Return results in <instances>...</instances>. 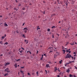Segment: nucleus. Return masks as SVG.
I'll list each match as a JSON object with an SVG mask.
<instances>
[{
  "label": "nucleus",
  "instance_id": "nucleus-1",
  "mask_svg": "<svg viewBox=\"0 0 77 77\" xmlns=\"http://www.w3.org/2000/svg\"><path fill=\"white\" fill-rule=\"evenodd\" d=\"M71 57H72L71 56V54H67V55H66V57H65L66 58H70Z\"/></svg>",
  "mask_w": 77,
  "mask_h": 77
},
{
  "label": "nucleus",
  "instance_id": "nucleus-2",
  "mask_svg": "<svg viewBox=\"0 0 77 77\" xmlns=\"http://www.w3.org/2000/svg\"><path fill=\"white\" fill-rule=\"evenodd\" d=\"M49 49H50V51H54V49H57V48H54L53 47H51L50 48H49Z\"/></svg>",
  "mask_w": 77,
  "mask_h": 77
},
{
  "label": "nucleus",
  "instance_id": "nucleus-3",
  "mask_svg": "<svg viewBox=\"0 0 77 77\" xmlns=\"http://www.w3.org/2000/svg\"><path fill=\"white\" fill-rule=\"evenodd\" d=\"M5 71L7 72H10V71L9 70L8 68H7L6 69H5Z\"/></svg>",
  "mask_w": 77,
  "mask_h": 77
},
{
  "label": "nucleus",
  "instance_id": "nucleus-4",
  "mask_svg": "<svg viewBox=\"0 0 77 77\" xmlns=\"http://www.w3.org/2000/svg\"><path fill=\"white\" fill-rule=\"evenodd\" d=\"M56 54H57V55L56 54H54V58H55L56 57H57V56L59 55V53L58 52H56Z\"/></svg>",
  "mask_w": 77,
  "mask_h": 77
},
{
  "label": "nucleus",
  "instance_id": "nucleus-5",
  "mask_svg": "<svg viewBox=\"0 0 77 77\" xmlns=\"http://www.w3.org/2000/svg\"><path fill=\"white\" fill-rule=\"evenodd\" d=\"M46 67L48 68H50V66H49V64H46Z\"/></svg>",
  "mask_w": 77,
  "mask_h": 77
},
{
  "label": "nucleus",
  "instance_id": "nucleus-6",
  "mask_svg": "<svg viewBox=\"0 0 77 77\" xmlns=\"http://www.w3.org/2000/svg\"><path fill=\"white\" fill-rule=\"evenodd\" d=\"M6 35L5 34V36H3L2 37V39H4L5 38V37H6Z\"/></svg>",
  "mask_w": 77,
  "mask_h": 77
},
{
  "label": "nucleus",
  "instance_id": "nucleus-7",
  "mask_svg": "<svg viewBox=\"0 0 77 77\" xmlns=\"http://www.w3.org/2000/svg\"><path fill=\"white\" fill-rule=\"evenodd\" d=\"M42 57H41V58H40V60H42V59H43V54H42Z\"/></svg>",
  "mask_w": 77,
  "mask_h": 77
},
{
  "label": "nucleus",
  "instance_id": "nucleus-8",
  "mask_svg": "<svg viewBox=\"0 0 77 77\" xmlns=\"http://www.w3.org/2000/svg\"><path fill=\"white\" fill-rule=\"evenodd\" d=\"M20 73L23 74V75H24V71H23L20 70Z\"/></svg>",
  "mask_w": 77,
  "mask_h": 77
},
{
  "label": "nucleus",
  "instance_id": "nucleus-9",
  "mask_svg": "<svg viewBox=\"0 0 77 77\" xmlns=\"http://www.w3.org/2000/svg\"><path fill=\"white\" fill-rule=\"evenodd\" d=\"M66 72H68V73H69V72H70V70H69V69H67L66 70Z\"/></svg>",
  "mask_w": 77,
  "mask_h": 77
},
{
  "label": "nucleus",
  "instance_id": "nucleus-10",
  "mask_svg": "<svg viewBox=\"0 0 77 77\" xmlns=\"http://www.w3.org/2000/svg\"><path fill=\"white\" fill-rule=\"evenodd\" d=\"M4 26H6V27L8 26V25H7V24H6V23H5Z\"/></svg>",
  "mask_w": 77,
  "mask_h": 77
},
{
  "label": "nucleus",
  "instance_id": "nucleus-11",
  "mask_svg": "<svg viewBox=\"0 0 77 77\" xmlns=\"http://www.w3.org/2000/svg\"><path fill=\"white\" fill-rule=\"evenodd\" d=\"M23 38H26V36H25V35L24 34H23Z\"/></svg>",
  "mask_w": 77,
  "mask_h": 77
},
{
  "label": "nucleus",
  "instance_id": "nucleus-12",
  "mask_svg": "<svg viewBox=\"0 0 77 77\" xmlns=\"http://www.w3.org/2000/svg\"><path fill=\"white\" fill-rule=\"evenodd\" d=\"M23 30H28V29L27 27H25V28H24V29H23Z\"/></svg>",
  "mask_w": 77,
  "mask_h": 77
},
{
  "label": "nucleus",
  "instance_id": "nucleus-13",
  "mask_svg": "<svg viewBox=\"0 0 77 77\" xmlns=\"http://www.w3.org/2000/svg\"><path fill=\"white\" fill-rule=\"evenodd\" d=\"M10 62H8V63L7 62V63H6V64H5L6 65H10Z\"/></svg>",
  "mask_w": 77,
  "mask_h": 77
},
{
  "label": "nucleus",
  "instance_id": "nucleus-14",
  "mask_svg": "<svg viewBox=\"0 0 77 77\" xmlns=\"http://www.w3.org/2000/svg\"><path fill=\"white\" fill-rule=\"evenodd\" d=\"M19 51V52H20V53L21 54H22V52H23V50H21V51Z\"/></svg>",
  "mask_w": 77,
  "mask_h": 77
},
{
  "label": "nucleus",
  "instance_id": "nucleus-15",
  "mask_svg": "<svg viewBox=\"0 0 77 77\" xmlns=\"http://www.w3.org/2000/svg\"><path fill=\"white\" fill-rule=\"evenodd\" d=\"M62 51L63 52V54H65V52H66V51L64 50H62Z\"/></svg>",
  "mask_w": 77,
  "mask_h": 77
},
{
  "label": "nucleus",
  "instance_id": "nucleus-16",
  "mask_svg": "<svg viewBox=\"0 0 77 77\" xmlns=\"http://www.w3.org/2000/svg\"><path fill=\"white\" fill-rule=\"evenodd\" d=\"M55 14H52L51 15V17H53L54 16H55Z\"/></svg>",
  "mask_w": 77,
  "mask_h": 77
},
{
  "label": "nucleus",
  "instance_id": "nucleus-17",
  "mask_svg": "<svg viewBox=\"0 0 77 77\" xmlns=\"http://www.w3.org/2000/svg\"><path fill=\"white\" fill-rule=\"evenodd\" d=\"M36 74L37 75V76H38V72L37 71V72H36Z\"/></svg>",
  "mask_w": 77,
  "mask_h": 77
},
{
  "label": "nucleus",
  "instance_id": "nucleus-18",
  "mask_svg": "<svg viewBox=\"0 0 77 77\" xmlns=\"http://www.w3.org/2000/svg\"><path fill=\"white\" fill-rule=\"evenodd\" d=\"M69 77H73V75L71 74H69Z\"/></svg>",
  "mask_w": 77,
  "mask_h": 77
},
{
  "label": "nucleus",
  "instance_id": "nucleus-19",
  "mask_svg": "<svg viewBox=\"0 0 77 77\" xmlns=\"http://www.w3.org/2000/svg\"><path fill=\"white\" fill-rule=\"evenodd\" d=\"M62 60L59 61V64H61L62 63Z\"/></svg>",
  "mask_w": 77,
  "mask_h": 77
},
{
  "label": "nucleus",
  "instance_id": "nucleus-20",
  "mask_svg": "<svg viewBox=\"0 0 77 77\" xmlns=\"http://www.w3.org/2000/svg\"><path fill=\"white\" fill-rule=\"evenodd\" d=\"M58 37H57L56 38H55V41H58Z\"/></svg>",
  "mask_w": 77,
  "mask_h": 77
},
{
  "label": "nucleus",
  "instance_id": "nucleus-21",
  "mask_svg": "<svg viewBox=\"0 0 77 77\" xmlns=\"http://www.w3.org/2000/svg\"><path fill=\"white\" fill-rule=\"evenodd\" d=\"M8 45V42H6V43H5V44H4V45Z\"/></svg>",
  "mask_w": 77,
  "mask_h": 77
},
{
  "label": "nucleus",
  "instance_id": "nucleus-22",
  "mask_svg": "<svg viewBox=\"0 0 77 77\" xmlns=\"http://www.w3.org/2000/svg\"><path fill=\"white\" fill-rule=\"evenodd\" d=\"M8 73H6V74H5V75H4V76H6L7 75H8Z\"/></svg>",
  "mask_w": 77,
  "mask_h": 77
},
{
  "label": "nucleus",
  "instance_id": "nucleus-23",
  "mask_svg": "<svg viewBox=\"0 0 77 77\" xmlns=\"http://www.w3.org/2000/svg\"><path fill=\"white\" fill-rule=\"evenodd\" d=\"M53 52V51H50L49 53H52Z\"/></svg>",
  "mask_w": 77,
  "mask_h": 77
},
{
  "label": "nucleus",
  "instance_id": "nucleus-24",
  "mask_svg": "<svg viewBox=\"0 0 77 77\" xmlns=\"http://www.w3.org/2000/svg\"><path fill=\"white\" fill-rule=\"evenodd\" d=\"M0 44H1V45H3V42H0Z\"/></svg>",
  "mask_w": 77,
  "mask_h": 77
},
{
  "label": "nucleus",
  "instance_id": "nucleus-25",
  "mask_svg": "<svg viewBox=\"0 0 77 77\" xmlns=\"http://www.w3.org/2000/svg\"><path fill=\"white\" fill-rule=\"evenodd\" d=\"M55 26H52V27H51V28L52 29H53L54 28H55Z\"/></svg>",
  "mask_w": 77,
  "mask_h": 77
},
{
  "label": "nucleus",
  "instance_id": "nucleus-26",
  "mask_svg": "<svg viewBox=\"0 0 77 77\" xmlns=\"http://www.w3.org/2000/svg\"><path fill=\"white\" fill-rule=\"evenodd\" d=\"M45 72H46V74H48V72H47V71L46 70H45Z\"/></svg>",
  "mask_w": 77,
  "mask_h": 77
},
{
  "label": "nucleus",
  "instance_id": "nucleus-27",
  "mask_svg": "<svg viewBox=\"0 0 77 77\" xmlns=\"http://www.w3.org/2000/svg\"><path fill=\"white\" fill-rule=\"evenodd\" d=\"M57 69H54V72H56V71H57Z\"/></svg>",
  "mask_w": 77,
  "mask_h": 77
},
{
  "label": "nucleus",
  "instance_id": "nucleus-28",
  "mask_svg": "<svg viewBox=\"0 0 77 77\" xmlns=\"http://www.w3.org/2000/svg\"><path fill=\"white\" fill-rule=\"evenodd\" d=\"M21 49L23 50H25L24 48H23V47H21Z\"/></svg>",
  "mask_w": 77,
  "mask_h": 77
},
{
  "label": "nucleus",
  "instance_id": "nucleus-29",
  "mask_svg": "<svg viewBox=\"0 0 77 77\" xmlns=\"http://www.w3.org/2000/svg\"><path fill=\"white\" fill-rule=\"evenodd\" d=\"M20 61V59H19L16 60L17 62H18V61Z\"/></svg>",
  "mask_w": 77,
  "mask_h": 77
},
{
  "label": "nucleus",
  "instance_id": "nucleus-30",
  "mask_svg": "<svg viewBox=\"0 0 77 77\" xmlns=\"http://www.w3.org/2000/svg\"><path fill=\"white\" fill-rule=\"evenodd\" d=\"M54 34H53V35H52V38H54Z\"/></svg>",
  "mask_w": 77,
  "mask_h": 77
},
{
  "label": "nucleus",
  "instance_id": "nucleus-31",
  "mask_svg": "<svg viewBox=\"0 0 77 77\" xmlns=\"http://www.w3.org/2000/svg\"><path fill=\"white\" fill-rule=\"evenodd\" d=\"M23 10H25V8L24 7L22 9Z\"/></svg>",
  "mask_w": 77,
  "mask_h": 77
},
{
  "label": "nucleus",
  "instance_id": "nucleus-32",
  "mask_svg": "<svg viewBox=\"0 0 77 77\" xmlns=\"http://www.w3.org/2000/svg\"><path fill=\"white\" fill-rule=\"evenodd\" d=\"M14 66H15V67L16 68H17V65L16 64L15 65H14Z\"/></svg>",
  "mask_w": 77,
  "mask_h": 77
},
{
  "label": "nucleus",
  "instance_id": "nucleus-33",
  "mask_svg": "<svg viewBox=\"0 0 77 77\" xmlns=\"http://www.w3.org/2000/svg\"><path fill=\"white\" fill-rule=\"evenodd\" d=\"M48 63H49V64H51V62H49Z\"/></svg>",
  "mask_w": 77,
  "mask_h": 77
},
{
  "label": "nucleus",
  "instance_id": "nucleus-34",
  "mask_svg": "<svg viewBox=\"0 0 77 77\" xmlns=\"http://www.w3.org/2000/svg\"><path fill=\"white\" fill-rule=\"evenodd\" d=\"M11 13H9L8 14V15H9V16H11Z\"/></svg>",
  "mask_w": 77,
  "mask_h": 77
},
{
  "label": "nucleus",
  "instance_id": "nucleus-35",
  "mask_svg": "<svg viewBox=\"0 0 77 77\" xmlns=\"http://www.w3.org/2000/svg\"><path fill=\"white\" fill-rule=\"evenodd\" d=\"M43 56H45V57H46V54H44V55Z\"/></svg>",
  "mask_w": 77,
  "mask_h": 77
},
{
  "label": "nucleus",
  "instance_id": "nucleus-36",
  "mask_svg": "<svg viewBox=\"0 0 77 77\" xmlns=\"http://www.w3.org/2000/svg\"><path fill=\"white\" fill-rule=\"evenodd\" d=\"M16 33H17V34H19V32L18 31V30H17L16 32Z\"/></svg>",
  "mask_w": 77,
  "mask_h": 77
},
{
  "label": "nucleus",
  "instance_id": "nucleus-37",
  "mask_svg": "<svg viewBox=\"0 0 77 77\" xmlns=\"http://www.w3.org/2000/svg\"><path fill=\"white\" fill-rule=\"evenodd\" d=\"M56 35H58V37H59V34L58 33L56 34Z\"/></svg>",
  "mask_w": 77,
  "mask_h": 77
},
{
  "label": "nucleus",
  "instance_id": "nucleus-38",
  "mask_svg": "<svg viewBox=\"0 0 77 77\" xmlns=\"http://www.w3.org/2000/svg\"><path fill=\"white\" fill-rule=\"evenodd\" d=\"M14 10H16V11H17V9L16 8H14Z\"/></svg>",
  "mask_w": 77,
  "mask_h": 77
},
{
  "label": "nucleus",
  "instance_id": "nucleus-39",
  "mask_svg": "<svg viewBox=\"0 0 77 77\" xmlns=\"http://www.w3.org/2000/svg\"><path fill=\"white\" fill-rule=\"evenodd\" d=\"M24 66L21 67V68L22 69H24Z\"/></svg>",
  "mask_w": 77,
  "mask_h": 77
},
{
  "label": "nucleus",
  "instance_id": "nucleus-40",
  "mask_svg": "<svg viewBox=\"0 0 77 77\" xmlns=\"http://www.w3.org/2000/svg\"><path fill=\"white\" fill-rule=\"evenodd\" d=\"M50 31V29H48V31L49 32Z\"/></svg>",
  "mask_w": 77,
  "mask_h": 77
},
{
  "label": "nucleus",
  "instance_id": "nucleus-41",
  "mask_svg": "<svg viewBox=\"0 0 77 77\" xmlns=\"http://www.w3.org/2000/svg\"><path fill=\"white\" fill-rule=\"evenodd\" d=\"M75 68V69H77V67H76L75 66H74Z\"/></svg>",
  "mask_w": 77,
  "mask_h": 77
},
{
  "label": "nucleus",
  "instance_id": "nucleus-42",
  "mask_svg": "<svg viewBox=\"0 0 77 77\" xmlns=\"http://www.w3.org/2000/svg\"><path fill=\"white\" fill-rule=\"evenodd\" d=\"M60 4H62V1L60 2Z\"/></svg>",
  "mask_w": 77,
  "mask_h": 77
},
{
  "label": "nucleus",
  "instance_id": "nucleus-43",
  "mask_svg": "<svg viewBox=\"0 0 77 77\" xmlns=\"http://www.w3.org/2000/svg\"><path fill=\"white\" fill-rule=\"evenodd\" d=\"M26 32H27V31H26V30H25V31H24V32H25V33H26Z\"/></svg>",
  "mask_w": 77,
  "mask_h": 77
},
{
  "label": "nucleus",
  "instance_id": "nucleus-44",
  "mask_svg": "<svg viewBox=\"0 0 77 77\" xmlns=\"http://www.w3.org/2000/svg\"><path fill=\"white\" fill-rule=\"evenodd\" d=\"M69 63H66V65H68Z\"/></svg>",
  "mask_w": 77,
  "mask_h": 77
},
{
  "label": "nucleus",
  "instance_id": "nucleus-45",
  "mask_svg": "<svg viewBox=\"0 0 77 77\" xmlns=\"http://www.w3.org/2000/svg\"><path fill=\"white\" fill-rule=\"evenodd\" d=\"M64 48L63 46H62V49H64Z\"/></svg>",
  "mask_w": 77,
  "mask_h": 77
},
{
  "label": "nucleus",
  "instance_id": "nucleus-46",
  "mask_svg": "<svg viewBox=\"0 0 77 77\" xmlns=\"http://www.w3.org/2000/svg\"><path fill=\"white\" fill-rule=\"evenodd\" d=\"M66 6H66L67 7V5H68V4L67 3H66Z\"/></svg>",
  "mask_w": 77,
  "mask_h": 77
},
{
  "label": "nucleus",
  "instance_id": "nucleus-47",
  "mask_svg": "<svg viewBox=\"0 0 77 77\" xmlns=\"http://www.w3.org/2000/svg\"><path fill=\"white\" fill-rule=\"evenodd\" d=\"M24 24H25V23H23V25H22V26H23L24 25Z\"/></svg>",
  "mask_w": 77,
  "mask_h": 77
},
{
  "label": "nucleus",
  "instance_id": "nucleus-48",
  "mask_svg": "<svg viewBox=\"0 0 77 77\" xmlns=\"http://www.w3.org/2000/svg\"><path fill=\"white\" fill-rule=\"evenodd\" d=\"M30 51H27V52H26V53H29L30 52Z\"/></svg>",
  "mask_w": 77,
  "mask_h": 77
},
{
  "label": "nucleus",
  "instance_id": "nucleus-49",
  "mask_svg": "<svg viewBox=\"0 0 77 77\" xmlns=\"http://www.w3.org/2000/svg\"><path fill=\"white\" fill-rule=\"evenodd\" d=\"M72 62H73L69 61V63H71Z\"/></svg>",
  "mask_w": 77,
  "mask_h": 77
},
{
  "label": "nucleus",
  "instance_id": "nucleus-50",
  "mask_svg": "<svg viewBox=\"0 0 77 77\" xmlns=\"http://www.w3.org/2000/svg\"><path fill=\"white\" fill-rule=\"evenodd\" d=\"M69 51L68 50H67V51H66V52H67V53Z\"/></svg>",
  "mask_w": 77,
  "mask_h": 77
},
{
  "label": "nucleus",
  "instance_id": "nucleus-51",
  "mask_svg": "<svg viewBox=\"0 0 77 77\" xmlns=\"http://www.w3.org/2000/svg\"><path fill=\"white\" fill-rule=\"evenodd\" d=\"M25 43L26 44H27L28 43V41L26 42V43Z\"/></svg>",
  "mask_w": 77,
  "mask_h": 77
},
{
  "label": "nucleus",
  "instance_id": "nucleus-52",
  "mask_svg": "<svg viewBox=\"0 0 77 77\" xmlns=\"http://www.w3.org/2000/svg\"><path fill=\"white\" fill-rule=\"evenodd\" d=\"M75 53V52L73 53V54L76 55V54Z\"/></svg>",
  "mask_w": 77,
  "mask_h": 77
},
{
  "label": "nucleus",
  "instance_id": "nucleus-53",
  "mask_svg": "<svg viewBox=\"0 0 77 77\" xmlns=\"http://www.w3.org/2000/svg\"><path fill=\"white\" fill-rule=\"evenodd\" d=\"M40 29V28H38L37 29V30H38V29Z\"/></svg>",
  "mask_w": 77,
  "mask_h": 77
},
{
  "label": "nucleus",
  "instance_id": "nucleus-54",
  "mask_svg": "<svg viewBox=\"0 0 77 77\" xmlns=\"http://www.w3.org/2000/svg\"><path fill=\"white\" fill-rule=\"evenodd\" d=\"M57 2L58 3H59V0H57Z\"/></svg>",
  "mask_w": 77,
  "mask_h": 77
},
{
  "label": "nucleus",
  "instance_id": "nucleus-55",
  "mask_svg": "<svg viewBox=\"0 0 77 77\" xmlns=\"http://www.w3.org/2000/svg\"><path fill=\"white\" fill-rule=\"evenodd\" d=\"M3 56V54H1V55H0V57H2Z\"/></svg>",
  "mask_w": 77,
  "mask_h": 77
},
{
  "label": "nucleus",
  "instance_id": "nucleus-56",
  "mask_svg": "<svg viewBox=\"0 0 77 77\" xmlns=\"http://www.w3.org/2000/svg\"><path fill=\"white\" fill-rule=\"evenodd\" d=\"M28 42V40H24V42Z\"/></svg>",
  "mask_w": 77,
  "mask_h": 77
},
{
  "label": "nucleus",
  "instance_id": "nucleus-57",
  "mask_svg": "<svg viewBox=\"0 0 77 77\" xmlns=\"http://www.w3.org/2000/svg\"><path fill=\"white\" fill-rule=\"evenodd\" d=\"M75 57H74V58H73V60H75Z\"/></svg>",
  "mask_w": 77,
  "mask_h": 77
},
{
  "label": "nucleus",
  "instance_id": "nucleus-58",
  "mask_svg": "<svg viewBox=\"0 0 77 77\" xmlns=\"http://www.w3.org/2000/svg\"><path fill=\"white\" fill-rule=\"evenodd\" d=\"M71 52V51H69V52H69V54H70Z\"/></svg>",
  "mask_w": 77,
  "mask_h": 77
},
{
  "label": "nucleus",
  "instance_id": "nucleus-59",
  "mask_svg": "<svg viewBox=\"0 0 77 77\" xmlns=\"http://www.w3.org/2000/svg\"><path fill=\"white\" fill-rule=\"evenodd\" d=\"M15 2H16V3H17V0H16Z\"/></svg>",
  "mask_w": 77,
  "mask_h": 77
},
{
  "label": "nucleus",
  "instance_id": "nucleus-60",
  "mask_svg": "<svg viewBox=\"0 0 77 77\" xmlns=\"http://www.w3.org/2000/svg\"><path fill=\"white\" fill-rule=\"evenodd\" d=\"M28 75H30V74L29 73H28Z\"/></svg>",
  "mask_w": 77,
  "mask_h": 77
},
{
  "label": "nucleus",
  "instance_id": "nucleus-61",
  "mask_svg": "<svg viewBox=\"0 0 77 77\" xmlns=\"http://www.w3.org/2000/svg\"><path fill=\"white\" fill-rule=\"evenodd\" d=\"M57 77H60V75H57Z\"/></svg>",
  "mask_w": 77,
  "mask_h": 77
},
{
  "label": "nucleus",
  "instance_id": "nucleus-62",
  "mask_svg": "<svg viewBox=\"0 0 77 77\" xmlns=\"http://www.w3.org/2000/svg\"><path fill=\"white\" fill-rule=\"evenodd\" d=\"M29 5H30V6H32V4L30 3V4H29Z\"/></svg>",
  "mask_w": 77,
  "mask_h": 77
},
{
  "label": "nucleus",
  "instance_id": "nucleus-63",
  "mask_svg": "<svg viewBox=\"0 0 77 77\" xmlns=\"http://www.w3.org/2000/svg\"><path fill=\"white\" fill-rule=\"evenodd\" d=\"M73 77H76V76L75 75H73Z\"/></svg>",
  "mask_w": 77,
  "mask_h": 77
},
{
  "label": "nucleus",
  "instance_id": "nucleus-64",
  "mask_svg": "<svg viewBox=\"0 0 77 77\" xmlns=\"http://www.w3.org/2000/svg\"><path fill=\"white\" fill-rule=\"evenodd\" d=\"M75 44L77 45V43H76V42H75Z\"/></svg>",
  "mask_w": 77,
  "mask_h": 77
}]
</instances>
